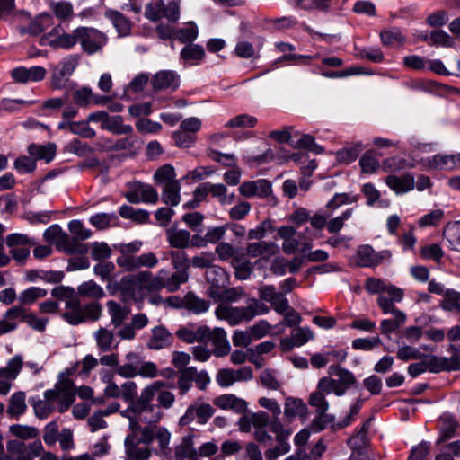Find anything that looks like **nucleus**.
Here are the masks:
<instances>
[{"instance_id": "obj_1", "label": "nucleus", "mask_w": 460, "mask_h": 460, "mask_svg": "<svg viewBox=\"0 0 460 460\" xmlns=\"http://www.w3.org/2000/svg\"><path fill=\"white\" fill-rule=\"evenodd\" d=\"M74 288L68 287H56L51 295L58 299L66 298V312L62 317L71 325H78L85 322L98 321L102 314V307L97 301L84 305H81L79 298L74 295Z\"/></svg>"}, {"instance_id": "obj_2", "label": "nucleus", "mask_w": 460, "mask_h": 460, "mask_svg": "<svg viewBox=\"0 0 460 460\" xmlns=\"http://www.w3.org/2000/svg\"><path fill=\"white\" fill-rule=\"evenodd\" d=\"M159 384L153 383L146 386L139 396H137V386L133 381H127L121 385L120 397L127 402L130 403V410L135 414H142L144 412H150L152 416L148 422H157L161 414L155 411V404H152L154 398L157 392Z\"/></svg>"}, {"instance_id": "obj_3", "label": "nucleus", "mask_w": 460, "mask_h": 460, "mask_svg": "<svg viewBox=\"0 0 460 460\" xmlns=\"http://www.w3.org/2000/svg\"><path fill=\"white\" fill-rule=\"evenodd\" d=\"M154 438L155 434L149 427L143 428L141 438L127 435L124 441L126 460H147L151 456L147 446Z\"/></svg>"}, {"instance_id": "obj_4", "label": "nucleus", "mask_w": 460, "mask_h": 460, "mask_svg": "<svg viewBox=\"0 0 460 460\" xmlns=\"http://www.w3.org/2000/svg\"><path fill=\"white\" fill-rule=\"evenodd\" d=\"M215 411L216 410L210 403L204 402L199 397L188 406L185 413L180 418L178 425L185 427L191 424L194 420L199 425H205L214 415Z\"/></svg>"}, {"instance_id": "obj_5", "label": "nucleus", "mask_w": 460, "mask_h": 460, "mask_svg": "<svg viewBox=\"0 0 460 460\" xmlns=\"http://www.w3.org/2000/svg\"><path fill=\"white\" fill-rule=\"evenodd\" d=\"M76 32L78 43H80L83 51L88 55H93L102 51L107 44V36L97 29L78 27L76 28Z\"/></svg>"}, {"instance_id": "obj_6", "label": "nucleus", "mask_w": 460, "mask_h": 460, "mask_svg": "<svg viewBox=\"0 0 460 460\" xmlns=\"http://www.w3.org/2000/svg\"><path fill=\"white\" fill-rule=\"evenodd\" d=\"M195 382L197 387L205 391L210 383V377L206 370L198 371L195 367H189L178 371L177 385L181 394H185Z\"/></svg>"}, {"instance_id": "obj_7", "label": "nucleus", "mask_w": 460, "mask_h": 460, "mask_svg": "<svg viewBox=\"0 0 460 460\" xmlns=\"http://www.w3.org/2000/svg\"><path fill=\"white\" fill-rule=\"evenodd\" d=\"M43 237L46 242L55 243L57 250L62 251L68 254V252H82L84 248L78 244H75L74 241L70 239L66 232L58 225H52L48 227Z\"/></svg>"}, {"instance_id": "obj_8", "label": "nucleus", "mask_w": 460, "mask_h": 460, "mask_svg": "<svg viewBox=\"0 0 460 460\" xmlns=\"http://www.w3.org/2000/svg\"><path fill=\"white\" fill-rule=\"evenodd\" d=\"M7 322L14 324V331L18 327V321L26 323L31 328L38 332L45 331L48 320L40 318L35 314L28 312L21 305H15L5 312Z\"/></svg>"}, {"instance_id": "obj_9", "label": "nucleus", "mask_w": 460, "mask_h": 460, "mask_svg": "<svg viewBox=\"0 0 460 460\" xmlns=\"http://www.w3.org/2000/svg\"><path fill=\"white\" fill-rule=\"evenodd\" d=\"M9 456H13L16 460H33L40 456L43 447L40 441H34L29 445L19 439L8 441L6 445Z\"/></svg>"}, {"instance_id": "obj_10", "label": "nucleus", "mask_w": 460, "mask_h": 460, "mask_svg": "<svg viewBox=\"0 0 460 460\" xmlns=\"http://www.w3.org/2000/svg\"><path fill=\"white\" fill-rule=\"evenodd\" d=\"M259 298L270 305L279 314H283L288 308V300L284 293L279 291L274 285H262L258 288Z\"/></svg>"}, {"instance_id": "obj_11", "label": "nucleus", "mask_w": 460, "mask_h": 460, "mask_svg": "<svg viewBox=\"0 0 460 460\" xmlns=\"http://www.w3.org/2000/svg\"><path fill=\"white\" fill-rule=\"evenodd\" d=\"M391 256L392 253L388 250L376 252L370 245H360L357 250V264L360 267L374 268L390 260Z\"/></svg>"}, {"instance_id": "obj_12", "label": "nucleus", "mask_w": 460, "mask_h": 460, "mask_svg": "<svg viewBox=\"0 0 460 460\" xmlns=\"http://www.w3.org/2000/svg\"><path fill=\"white\" fill-rule=\"evenodd\" d=\"M219 320L226 321L231 326L243 322H250L247 305L245 306H232L228 304H219L215 310Z\"/></svg>"}, {"instance_id": "obj_13", "label": "nucleus", "mask_w": 460, "mask_h": 460, "mask_svg": "<svg viewBox=\"0 0 460 460\" xmlns=\"http://www.w3.org/2000/svg\"><path fill=\"white\" fill-rule=\"evenodd\" d=\"M60 31H62L60 27L54 28L50 32L41 37L40 44L42 46L49 45L55 49H70L78 42L76 29L72 33H59Z\"/></svg>"}, {"instance_id": "obj_14", "label": "nucleus", "mask_w": 460, "mask_h": 460, "mask_svg": "<svg viewBox=\"0 0 460 460\" xmlns=\"http://www.w3.org/2000/svg\"><path fill=\"white\" fill-rule=\"evenodd\" d=\"M119 267L126 271H134L140 268L152 269L158 263V259L153 252L142 253L135 257L119 256L116 260Z\"/></svg>"}, {"instance_id": "obj_15", "label": "nucleus", "mask_w": 460, "mask_h": 460, "mask_svg": "<svg viewBox=\"0 0 460 460\" xmlns=\"http://www.w3.org/2000/svg\"><path fill=\"white\" fill-rule=\"evenodd\" d=\"M125 198L133 204L140 202L155 204L158 201V193L151 185L137 181L131 186L130 190L126 192Z\"/></svg>"}, {"instance_id": "obj_16", "label": "nucleus", "mask_w": 460, "mask_h": 460, "mask_svg": "<svg viewBox=\"0 0 460 460\" xmlns=\"http://www.w3.org/2000/svg\"><path fill=\"white\" fill-rule=\"evenodd\" d=\"M206 340H208L214 345L213 354L216 357H224L229 354L231 350L230 343L227 340L226 332L220 327L211 330L208 327V333L206 334Z\"/></svg>"}, {"instance_id": "obj_17", "label": "nucleus", "mask_w": 460, "mask_h": 460, "mask_svg": "<svg viewBox=\"0 0 460 460\" xmlns=\"http://www.w3.org/2000/svg\"><path fill=\"white\" fill-rule=\"evenodd\" d=\"M206 279L209 284L208 292L211 297L218 293L223 288L228 285V274L219 267L214 265L206 270Z\"/></svg>"}, {"instance_id": "obj_18", "label": "nucleus", "mask_w": 460, "mask_h": 460, "mask_svg": "<svg viewBox=\"0 0 460 460\" xmlns=\"http://www.w3.org/2000/svg\"><path fill=\"white\" fill-rule=\"evenodd\" d=\"M77 65L74 58H70L60 63L54 70L51 79V87L61 89L66 86L68 77L73 74Z\"/></svg>"}, {"instance_id": "obj_19", "label": "nucleus", "mask_w": 460, "mask_h": 460, "mask_svg": "<svg viewBox=\"0 0 460 460\" xmlns=\"http://www.w3.org/2000/svg\"><path fill=\"white\" fill-rule=\"evenodd\" d=\"M152 86L156 91H174L180 85L179 75L171 70H162L154 75L151 79Z\"/></svg>"}, {"instance_id": "obj_20", "label": "nucleus", "mask_w": 460, "mask_h": 460, "mask_svg": "<svg viewBox=\"0 0 460 460\" xmlns=\"http://www.w3.org/2000/svg\"><path fill=\"white\" fill-rule=\"evenodd\" d=\"M173 340L172 333L164 325H158L152 329L146 346L150 349L160 350L169 348L172 344Z\"/></svg>"}, {"instance_id": "obj_21", "label": "nucleus", "mask_w": 460, "mask_h": 460, "mask_svg": "<svg viewBox=\"0 0 460 460\" xmlns=\"http://www.w3.org/2000/svg\"><path fill=\"white\" fill-rule=\"evenodd\" d=\"M214 405L219 409L233 411L237 414H244L247 411V402L233 394H226L213 400Z\"/></svg>"}, {"instance_id": "obj_22", "label": "nucleus", "mask_w": 460, "mask_h": 460, "mask_svg": "<svg viewBox=\"0 0 460 460\" xmlns=\"http://www.w3.org/2000/svg\"><path fill=\"white\" fill-rule=\"evenodd\" d=\"M171 299L179 301V304L176 305L177 307L185 308L196 314L207 312L210 306L209 301L197 296L192 292L187 293L183 298L172 296Z\"/></svg>"}, {"instance_id": "obj_23", "label": "nucleus", "mask_w": 460, "mask_h": 460, "mask_svg": "<svg viewBox=\"0 0 460 460\" xmlns=\"http://www.w3.org/2000/svg\"><path fill=\"white\" fill-rule=\"evenodd\" d=\"M133 283L140 289L149 292L161 290V274L160 270L156 275H153L151 271L143 270L132 277Z\"/></svg>"}, {"instance_id": "obj_24", "label": "nucleus", "mask_w": 460, "mask_h": 460, "mask_svg": "<svg viewBox=\"0 0 460 460\" xmlns=\"http://www.w3.org/2000/svg\"><path fill=\"white\" fill-rule=\"evenodd\" d=\"M11 75L15 82L25 84L31 81H41L46 75V69L40 66H31L30 68L20 66L13 69Z\"/></svg>"}, {"instance_id": "obj_25", "label": "nucleus", "mask_w": 460, "mask_h": 460, "mask_svg": "<svg viewBox=\"0 0 460 460\" xmlns=\"http://www.w3.org/2000/svg\"><path fill=\"white\" fill-rule=\"evenodd\" d=\"M68 229L71 233L72 236L70 239L74 241L75 244H78L83 246L84 250L82 252H68V254L75 255H84L88 252V246L84 243H82V241L87 240L92 236V231L88 228H85L82 221L80 220H72L68 224Z\"/></svg>"}, {"instance_id": "obj_26", "label": "nucleus", "mask_w": 460, "mask_h": 460, "mask_svg": "<svg viewBox=\"0 0 460 460\" xmlns=\"http://www.w3.org/2000/svg\"><path fill=\"white\" fill-rule=\"evenodd\" d=\"M161 289L165 288L169 292L177 291L181 284L188 281L189 274L186 270H176L171 276L166 270H160Z\"/></svg>"}, {"instance_id": "obj_27", "label": "nucleus", "mask_w": 460, "mask_h": 460, "mask_svg": "<svg viewBox=\"0 0 460 460\" xmlns=\"http://www.w3.org/2000/svg\"><path fill=\"white\" fill-rule=\"evenodd\" d=\"M427 164L434 170H454L460 166V154L435 155L427 159Z\"/></svg>"}, {"instance_id": "obj_28", "label": "nucleus", "mask_w": 460, "mask_h": 460, "mask_svg": "<svg viewBox=\"0 0 460 460\" xmlns=\"http://www.w3.org/2000/svg\"><path fill=\"white\" fill-rule=\"evenodd\" d=\"M387 186L397 194L406 193L414 188V178L411 174L402 176L388 175L385 179Z\"/></svg>"}, {"instance_id": "obj_29", "label": "nucleus", "mask_w": 460, "mask_h": 460, "mask_svg": "<svg viewBox=\"0 0 460 460\" xmlns=\"http://www.w3.org/2000/svg\"><path fill=\"white\" fill-rule=\"evenodd\" d=\"M207 333H208V327L206 325L199 326L197 329L180 327L175 332L180 340L187 343L202 342L206 341Z\"/></svg>"}, {"instance_id": "obj_30", "label": "nucleus", "mask_w": 460, "mask_h": 460, "mask_svg": "<svg viewBox=\"0 0 460 460\" xmlns=\"http://www.w3.org/2000/svg\"><path fill=\"white\" fill-rule=\"evenodd\" d=\"M127 135L128 136L123 138L110 140L109 147L114 151H124L131 155L136 154L140 148L138 145V137L133 135V133Z\"/></svg>"}, {"instance_id": "obj_31", "label": "nucleus", "mask_w": 460, "mask_h": 460, "mask_svg": "<svg viewBox=\"0 0 460 460\" xmlns=\"http://www.w3.org/2000/svg\"><path fill=\"white\" fill-rule=\"evenodd\" d=\"M111 323L115 327H120L129 314V309L114 300H109L106 304Z\"/></svg>"}, {"instance_id": "obj_32", "label": "nucleus", "mask_w": 460, "mask_h": 460, "mask_svg": "<svg viewBox=\"0 0 460 460\" xmlns=\"http://www.w3.org/2000/svg\"><path fill=\"white\" fill-rule=\"evenodd\" d=\"M93 337L95 339L97 348L102 352L111 351L117 347V344H114L115 335L113 332L107 328H99L93 333Z\"/></svg>"}, {"instance_id": "obj_33", "label": "nucleus", "mask_w": 460, "mask_h": 460, "mask_svg": "<svg viewBox=\"0 0 460 460\" xmlns=\"http://www.w3.org/2000/svg\"><path fill=\"white\" fill-rule=\"evenodd\" d=\"M105 17L111 21L120 36H127L130 33L132 22L124 14L118 11L107 10Z\"/></svg>"}, {"instance_id": "obj_34", "label": "nucleus", "mask_w": 460, "mask_h": 460, "mask_svg": "<svg viewBox=\"0 0 460 460\" xmlns=\"http://www.w3.org/2000/svg\"><path fill=\"white\" fill-rule=\"evenodd\" d=\"M57 146L54 143H48L46 145L31 144L28 146V153L35 159H42L47 163L52 161L56 155Z\"/></svg>"}, {"instance_id": "obj_35", "label": "nucleus", "mask_w": 460, "mask_h": 460, "mask_svg": "<svg viewBox=\"0 0 460 460\" xmlns=\"http://www.w3.org/2000/svg\"><path fill=\"white\" fill-rule=\"evenodd\" d=\"M247 295L242 287L223 288L212 297L215 301L224 302L223 304L234 303L245 297Z\"/></svg>"}, {"instance_id": "obj_36", "label": "nucleus", "mask_w": 460, "mask_h": 460, "mask_svg": "<svg viewBox=\"0 0 460 460\" xmlns=\"http://www.w3.org/2000/svg\"><path fill=\"white\" fill-rule=\"evenodd\" d=\"M233 268L235 270V277L238 279H247L252 270V263L246 258L244 254L235 255L231 261Z\"/></svg>"}, {"instance_id": "obj_37", "label": "nucleus", "mask_w": 460, "mask_h": 460, "mask_svg": "<svg viewBox=\"0 0 460 460\" xmlns=\"http://www.w3.org/2000/svg\"><path fill=\"white\" fill-rule=\"evenodd\" d=\"M166 235L172 247L185 249L190 246V234L187 230L169 229Z\"/></svg>"}, {"instance_id": "obj_38", "label": "nucleus", "mask_w": 460, "mask_h": 460, "mask_svg": "<svg viewBox=\"0 0 460 460\" xmlns=\"http://www.w3.org/2000/svg\"><path fill=\"white\" fill-rule=\"evenodd\" d=\"M25 397V393L22 391L16 392L11 395L6 411L8 415L13 418L19 417L26 411L27 405Z\"/></svg>"}, {"instance_id": "obj_39", "label": "nucleus", "mask_w": 460, "mask_h": 460, "mask_svg": "<svg viewBox=\"0 0 460 460\" xmlns=\"http://www.w3.org/2000/svg\"><path fill=\"white\" fill-rule=\"evenodd\" d=\"M425 358L424 363L426 365V370H429L433 373H438L441 370L447 369H460V358L456 367H452L446 358H438L436 356H427L423 354Z\"/></svg>"}, {"instance_id": "obj_40", "label": "nucleus", "mask_w": 460, "mask_h": 460, "mask_svg": "<svg viewBox=\"0 0 460 460\" xmlns=\"http://www.w3.org/2000/svg\"><path fill=\"white\" fill-rule=\"evenodd\" d=\"M79 296L98 300L105 296L103 288L93 280L82 283L77 288Z\"/></svg>"}, {"instance_id": "obj_41", "label": "nucleus", "mask_w": 460, "mask_h": 460, "mask_svg": "<svg viewBox=\"0 0 460 460\" xmlns=\"http://www.w3.org/2000/svg\"><path fill=\"white\" fill-rule=\"evenodd\" d=\"M23 365V359L21 355H16L12 358L5 367L0 368V378H5L10 381H14Z\"/></svg>"}, {"instance_id": "obj_42", "label": "nucleus", "mask_w": 460, "mask_h": 460, "mask_svg": "<svg viewBox=\"0 0 460 460\" xmlns=\"http://www.w3.org/2000/svg\"><path fill=\"white\" fill-rule=\"evenodd\" d=\"M128 363L122 366L118 365L116 373L125 378H132L137 376V363L139 357L135 352H128L126 355Z\"/></svg>"}, {"instance_id": "obj_43", "label": "nucleus", "mask_w": 460, "mask_h": 460, "mask_svg": "<svg viewBox=\"0 0 460 460\" xmlns=\"http://www.w3.org/2000/svg\"><path fill=\"white\" fill-rule=\"evenodd\" d=\"M63 278L64 273L62 271L32 270L27 272V279L31 282L40 279L49 283H59Z\"/></svg>"}, {"instance_id": "obj_44", "label": "nucleus", "mask_w": 460, "mask_h": 460, "mask_svg": "<svg viewBox=\"0 0 460 460\" xmlns=\"http://www.w3.org/2000/svg\"><path fill=\"white\" fill-rule=\"evenodd\" d=\"M443 235L452 250L460 252V221L448 223L444 228Z\"/></svg>"}, {"instance_id": "obj_45", "label": "nucleus", "mask_w": 460, "mask_h": 460, "mask_svg": "<svg viewBox=\"0 0 460 460\" xmlns=\"http://www.w3.org/2000/svg\"><path fill=\"white\" fill-rule=\"evenodd\" d=\"M102 128L116 135L133 133V128L130 125H125L123 118L119 115L109 116Z\"/></svg>"}, {"instance_id": "obj_46", "label": "nucleus", "mask_w": 460, "mask_h": 460, "mask_svg": "<svg viewBox=\"0 0 460 460\" xmlns=\"http://www.w3.org/2000/svg\"><path fill=\"white\" fill-rule=\"evenodd\" d=\"M176 178L175 170L171 164H164L155 172L154 179L156 184L164 186L172 182H180Z\"/></svg>"}, {"instance_id": "obj_47", "label": "nucleus", "mask_w": 460, "mask_h": 460, "mask_svg": "<svg viewBox=\"0 0 460 460\" xmlns=\"http://www.w3.org/2000/svg\"><path fill=\"white\" fill-rule=\"evenodd\" d=\"M394 319H385L380 323V331L384 335H390L399 329L406 321V314L403 312H395Z\"/></svg>"}, {"instance_id": "obj_48", "label": "nucleus", "mask_w": 460, "mask_h": 460, "mask_svg": "<svg viewBox=\"0 0 460 460\" xmlns=\"http://www.w3.org/2000/svg\"><path fill=\"white\" fill-rule=\"evenodd\" d=\"M181 58L184 61L198 64L205 58V50L200 45L189 44L181 49Z\"/></svg>"}, {"instance_id": "obj_49", "label": "nucleus", "mask_w": 460, "mask_h": 460, "mask_svg": "<svg viewBox=\"0 0 460 460\" xmlns=\"http://www.w3.org/2000/svg\"><path fill=\"white\" fill-rule=\"evenodd\" d=\"M364 147V145L360 142L345 146L337 152V159L340 162L349 164L358 158Z\"/></svg>"}, {"instance_id": "obj_50", "label": "nucleus", "mask_w": 460, "mask_h": 460, "mask_svg": "<svg viewBox=\"0 0 460 460\" xmlns=\"http://www.w3.org/2000/svg\"><path fill=\"white\" fill-rule=\"evenodd\" d=\"M163 187L162 200L170 206H177L181 201V184L180 182H172L170 185Z\"/></svg>"}, {"instance_id": "obj_51", "label": "nucleus", "mask_w": 460, "mask_h": 460, "mask_svg": "<svg viewBox=\"0 0 460 460\" xmlns=\"http://www.w3.org/2000/svg\"><path fill=\"white\" fill-rule=\"evenodd\" d=\"M306 405L300 399L287 398L285 402L284 414L287 419H293L298 415H304L306 411Z\"/></svg>"}, {"instance_id": "obj_52", "label": "nucleus", "mask_w": 460, "mask_h": 460, "mask_svg": "<svg viewBox=\"0 0 460 460\" xmlns=\"http://www.w3.org/2000/svg\"><path fill=\"white\" fill-rule=\"evenodd\" d=\"M155 383L159 384L157 386V392H156V400L158 402V406H155V409L158 407H162L164 409H170L172 407L175 396L174 394L167 390H162V388L168 387V385L163 382V381H156Z\"/></svg>"}, {"instance_id": "obj_53", "label": "nucleus", "mask_w": 460, "mask_h": 460, "mask_svg": "<svg viewBox=\"0 0 460 460\" xmlns=\"http://www.w3.org/2000/svg\"><path fill=\"white\" fill-rule=\"evenodd\" d=\"M118 217L114 213H98L90 217V223L102 230L117 223Z\"/></svg>"}, {"instance_id": "obj_54", "label": "nucleus", "mask_w": 460, "mask_h": 460, "mask_svg": "<svg viewBox=\"0 0 460 460\" xmlns=\"http://www.w3.org/2000/svg\"><path fill=\"white\" fill-rule=\"evenodd\" d=\"M443 296L442 308L447 311L455 310L460 314V293L453 289H447Z\"/></svg>"}, {"instance_id": "obj_55", "label": "nucleus", "mask_w": 460, "mask_h": 460, "mask_svg": "<svg viewBox=\"0 0 460 460\" xmlns=\"http://www.w3.org/2000/svg\"><path fill=\"white\" fill-rule=\"evenodd\" d=\"M246 304L250 321L254 319L257 315L267 314L270 312V307L260 298L248 297Z\"/></svg>"}, {"instance_id": "obj_56", "label": "nucleus", "mask_w": 460, "mask_h": 460, "mask_svg": "<svg viewBox=\"0 0 460 460\" xmlns=\"http://www.w3.org/2000/svg\"><path fill=\"white\" fill-rule=\"evenodd\" d=\"M47 296V290L38 287H31L19 295V301L23 305H31L37 299Z\"/></svg>"}, {"instance_id": "obj_57", "label": "nucleus", "mask_w": 460, "mask_h": 460, "mask_svg": "<svg viewBox=\"0 0 460 460\" xmlns=\"http://www.w3.org/2000/svg\"><path fill=\"white\" fill-rule=\"evenodd\" d=\"M291 146L295 148H305L314 154H321L323 152V148L315 143L314 137L308 134L303 135L296 142H292Z\"/></svg>"}, {"instance_id": "obj_58", "label": "nucleus", "mask_w": 460, "mask_h": 460, "mask_svg": "<svg viewBox=\"0 0 460 460\" xmlns=\"http://www.w3.org/2000/svg\"><path fill=\"white\" fill-rule=\"evenodd\" d=\"M51 22L52 17L50 14L42 13L29 24L27 31L34 36L39 35L51 24Z\"/></svg>"}, {"instance_id": "obj_59", "label": "nucleus", "mask_w": 460, "mask_h": 460, "mask_svg": "<svg viewBox=\"0 0 460 460\" xmlns=\"http://www.w3.org/2000/svg\"><path fill=\"white\" fill-rule=\"evenodd\" d=\"M382 43L384 45L392 46L395 43L402 44L405 37L398 28H391L380 32Z\"/></svg>"}, {"instance_id": "obj_60", "label": "nucleus", "mask_w": 460, "mask_h": 460, "mask_svg": "<svg viewBox=\"0 0 460 460\" xmlns=\"http://www.w3.org/2000/svg\"><path fill=\"white\" fill-rule=\"evenodd\" d=\"M257 123V119L248 114H241L234 117L228 122L226 123L225 127L230 128H253Z\"/></svg>"}, {"instance_id": "obj_61", "label": "nucleus", "mask_w": 460, "mask_h": 460, "mask_svg": "<svg viewBox=\"0 0 460 460\" xmlns=\"http://www.w3.org/2000/svg\"><path fill=\"white\" fill-rule=\"evenodd\" d=\"M429 45L441 46V47H452L455 40L448 33L442 30L432 31L429 34Z\"/></svg>"}, {"instance_id": "obj_62", "label": "nucleus", "mask_w": 460, "mask_h": 460, "mask_svg": "<svg viewBox=\"0 0 460 460\" xmlns=\"http://www.w3.org/2000/svg\"><path fill=\"white\" fill-rule=\"evenodd\" d=\"M31 404L36 416L40 419H46L55 410L54 404L44 399H32Z\"/></svg>"}, {"instance_id": "obj_63", "label": "nucleus", "mask_w": 460, "mask_h": 460, "mask_svg": "<svg viewBox=\"0 0 460 460\" xmlns=\"http://www.w3.org/2000/svg\"><path fill=\"white\" fill-rule=\"evenodd\" d=\"M183 249L171 251L169 255L173 268L177 270H186L190 268V260Z\"/></svg>"}, {"instance_id": "obj_64", "label": "nucleus", "mask_w": 460, "mask_h": 460, "mask_svg": "<svg viewBox=\"0 0 460 460\" xmlns=\"http://www.w3.org/2000/svg\"><path fill=\"white\" fill-rule=\"evenodd\" d=\"M198 27L194 22H190L185 28L175 32L176 38L182 43L192 42L198 37Z\"/></svg>"}]
</instances>
